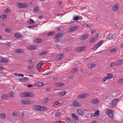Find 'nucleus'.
Here are the masks:
<instances>
[{"label":"nucleus","instance_id":"nucleus-1","mask_svg":"<svg viewBox=\"0 0 123 123\" xmlns=\"http://www.w3.org/2000/svg\"><path fill=\"white\" fill-rule=\"evenodd\" d=\"M104 41H101L97 44H96L92 48V49L94 50H95L97 49L98 48L101 46L104 43Z\"/></svg>","mask_w":123,"mask_h":123},{"label":"nucleus","instance_id":"nucleus-2","mask_svg":"<svg viewBox=\"0 0 123 123\" xmlns=\"http://www.w3.org/2000/svg\"><path fill=\"white\" fill-rule=\"evenodd\" d=\"M56 38V39L55 40V41H56L57 40L58 41H61L62 39V37L61 35V34L59 33L56 35L55 36V37L54 38Z\"/></svg>","mask_w":123,"mask_h":123},{"label":"nucleus","instance_id":"nucleus-3","mask_svg":"<svg viewBox=\"0 0 123 123\" xmlns=\"http://www.w3.org/2000/svg\"><path fill=\"white\" fill-rule=\"evenodd\" d=\"M34 109L36 110L42 111L44 109L43 107L40 105H36L34 107Z\"/></svg>","mask_w":123,"mask_h":123},{"label":"nucleus","instance_id":"nucleus-4","mask_svg":"<svg viewBox=\"0 0 123 123\" xmlns=\"http://www.w3.org/2000/svg\"><path fill=\"white\" fill-rule=\"evenodd\" d=\"M88 95H89L87 94L84 93L78 95V97L79 99H82L86 98Z\"/></svg>","mask_w":123,"mask_h":123},{"label":"nucleus","instance_id":"nucleus-5","mask_svg":"<svg viewBox=\"0 0 123 123\" xmlns=\"http://www.w3.org/2000/svg\"><path fill=\"white\" fill-rule=\"evenodd\" d=\"M98 33L97 34V35L95 36V37H93L91 38L89 40V42L90 43L94 42L96 41L97 39V37H98Z\"/></svg>","mask_w":123,"mask_h":123},{"label":"nucleus","instance_id":"nucleus-6","mask_svg":"<svg viewBox=\"0 0 123 123\" xmlns=\"http://www.w3.org/2000/svg\"><path fill=\"white\" fill-rule=\"evenodd\" d=\"M73 105L74 106H79L80 105L79 102L77 100H74L73 102Z\"/></svg>","mask_w":123,"mask_h":123},{"label":"nucleus","instance_id":"nucleus-7","mask_svg":"<svg viewBox=\"0 0 123 123\" xmlns=\"http://www.w3.org/2000/svg\"><path fill=\"white\" fill-rule=\"evenodd\" d=\"M72 116L73 118L75 120H78L79 118L78 115L75 113H72Z\"/></svg>","mask_w":123,"mask_h":123},{"label":"nucleus","instance_id":"nucleus-8","mask_svg":"<svg viewBox=\"0 0 123 123\" xmlns=\"http://www.w3.org/2000/svg\"><path fill=\"white\" fill-rule=\"evenodd\" d=\"M43 62H40L38 63V64L36 65V67L37 68V69L38 70H40V68H41V66H42L43 65Z\"/></svg>","mask_w":123,"mask_h":123},{"label":"nucleus","instance_id":"nucleus-9","mask_svg":"<svg viewBox=\"0 0 123 123\" xmlns=\"http://www.w3.org/2000/svg\"><path fill=\"white\" fill-rule=\"evenodd\" d=\"M107 114L108 115L109 117L111 118H112L113 116V115L112 113V111L111 110H109L107 111Z\"/></svg>","mask_w":123,"mask_h":123},{"label":"nucleus","instance_id":"nucleus-10","mask_svg":"<svg viewBox=\"0 0 123 123\" xmlns=\"http://www.w3.org/2000/svg\"><path fill=\"white\" fill-rule=\"evenodd\" d=\"M89 35L86 34L81 36V40H83L86 39L89 36Z\"/></svg>","mask_w":123,"mask_h":123},{"label":"nucleus","instance_id":"nucleus-11","mask_svg":"<svg viewBox=\"0 0 123 123\" xmlns=\"http://www.w3.org/2000/svg\"><path fill=\"white\" fill-rule=\"evenodd\" d=\"M84 48L85 47H80L77 48L76 50L77 51H81L84 50Z\"/></svg>","mask_w":123,"mask_h":123},{"label":"nucleus","instance_id":"nucleus-12","mask_svg":"<svg viewBox=\"0 0 123 123\" xmlns=\"http://www.w3.org/2000/svg\"><path fill=\"white\" fill-rule=\"evenodd\" d=\"M91 103L93 104H97L98 103V99H92L91 101Z\"/></svg>","mask_w":123,"mask_h":123},{"label":"nucleus","instance_id":"nucleus-13","mask_svg":"<svg viewBox=\"0 0 123 123\" xmlns=\"http://www.w3.org/2000/svg\"><path fill=\"white\" fill-rule=\"evenodd\" d=\"M21 103L24 104H29L30 103V102L28 100H22Z\"/></svg>","mask_w":123,"mask_h":123},{"label":"nucleus","instance_id":"nucleus-14","mask_svg":"<svg viewBox=\"0 0 123 123\" xmlns=\"http://www.w3.org/2000/svg\"><path fill=\"white\" fill-rule=\"evenodd\" d=\"M66 92H67L65 91H61L59 92L58 95L62 97L64 96Z\"/></svg>","mask_w":123,"mask_h":123},{"label":"nucleus","instance_id":"nucleus-15","mask_svg":"<svg viewBox=\"0 0 123 123\" xmlns=\"http://www.w3.org/2000/svg\"><path fill=\"white\" fill-rule=\"evenodd\" d=\"M119 7V5L118 4H116L113 7V9L114 11H117Z\"/></svg>","mask_w":123,"mask_h":123},{"label":"nucleus","instance_id":"nucleus-16","mask_svg":"<svg viewBox=\"0 0 123 123\" xmlns=\"http://www.w3.org/2000/svg\"><path fill=\"white\" fill-rule=\"evenodd\" d=\"M64 56V55L63 54H60L57 55V58L58 60H60Z\"/></svg>","mask_w":123,"mask_h":123},{"label":"nucleus","instance_id":"nucleus-17","mask_svg":"<svg viewBox=\"0 0 123 123\" xmlns=\"http://www.w3.org/2000/svg\"><path fill=\"white\" fill-rule=\"evenodd\" d=\"M15 51L16 53H20L23 52V50L21 49H15Z\"/></svg>","mask_w":123,"mask_h":123},{"label":"nucleus","instance_id":"nucleus-18","mask_svg":"<svg viewBox=\"0 0 123 123\" xmlns=\"http://www.w3.org/2000/svg\"><path fill=\"white\" fill-rule=\"evenodd\" d=\"M77 111L79 115L83 116L84 115V113L81 110H77Z\"/></svg>","mask_w":123,"mask_h":123},{"label":"nucleus","instance_id":"nucleus-19","mask_svg":"<svg viewBox=\"0 0 123 123\" xmlns=\"http://www.w3.org/2000/svg\"><path fill=\"white\" fill-rule=\"evenodd\" d=\"M48 52L47 51H44L40 53H39V55L41 56L43 55H45L48 54Z\"/></svg>","mask_w":123,"mask_h":123},{"label":"nucleus","instance_id":"nucleus-20","mask_svg":"<svg viewBox=\"0 0 123 123\" xmlns=\"http://www.w3.org/2000/svg\"><path fill=\"white\" fill-rule=\"evenodd\" d=\"M78 70V69L77 68H74L71 70L70 72L71 73H75Z\"/></svg>","mask_w":123,"mask_h":123},{"label":"nucleus","instance_id":"nucleus-21","mask_svg":"<svg viewBox=\"0 0 123 123\" xmlns=\"http://www.w3.org/2000/svg\"><path fill=\"white\" fill-rule=\"evenodd\" d=\"M28 49L29 50H32L36 49L35 46L34 45L29 46L28 47Z\"/></svg>","mask_w":123,"mask_h":123},{"label":"nucleus","instance_id":"nucleus-22","mask_svg":"<svg viewBox=\"0 0 123 123\" xmlns=\"http://www.w3.org/2000/svg\"><path fill=\"white\" fill-rule=\"evenodd\" d=\"M56 85L58 87L63 86L64 85V83L59 82L56 83Z\"/></svg>","mask_w":123,"mask_h":123},{"label":"nucleus","instance_id":"nucleus-23","mask_svg":"<svg viewBox=\"0 0 123 123\" xmlns=\"http://www.w3.org/2000/svg\"><path fill=\"white\" fill-rule=\"evenodd\" d=\"M116 100L114 99L112 101L111 106L112 107H114L116 105Z\"/></svg>","mask_w":123,"mask_h":123},{"label":"nucleus","instance_id":"nucleus-24","mask_svg":"<svg viewBox=\"0 0 123 123\" xmlns=\"http://www.w3.org/2000/svg\"><path fill=\"white\" fill-rule=\"evenodd\" d=\"M117 65H120L123 63V60H120L117 61Z\"/></svg>","mask_w":123,"mask_h":123},{"label":"nucleus","instance_id":"nucleus-25","mask_svg":"<svg viewBox=\"0 0 123 123\" xmlns=\"http://www.w3.org/2000/svg\"><path fill=\"white\" fill-rule=\"evenodd\" d=\"M23 4L19 2L17 4V7L20 8H23Z\"/></svg>","mask_w":123,"mask_h":123},{"label":"nucleus","instance_id":"nucleus-26","mask_svg":"<svg viewBox=\"0 0 123 123\" xmlns=\"http://www.w3.org/2000/svg\"><path fill=\"white\" fill-rule=\"evenodd\" d=\"M34 41L35 42L37 43H40L42 42V39H40L36 38L34 39Z\"/></svg>","mask_w":123,"mask_h":123},{"label":"nucleus","instance_id":"nucleus-27","mask_svg":"<svg viewBox=\"0 0 123 123\" xmlns=\"http://www.w3.org/2000/svg\"><path fill=\"white\" fill-rule=\"evenodd\" d=\"M7 60L5 58H0V62H6Z\"/></svg>","mask_w":123,"mask_h":123},{"label":"nucleus","instance_id":"nucleus-28","mask_svg":"<svg viewBox=\"0 0 123 123\" xmlns=\"http://www.w3.org/2000/svg\"><path fill=\"white\" fill-rule=\"evenodd\" d=\"M40 10V8L39 7L37 6L33 10V11L35 12H38Z\"/></svg>","mask_w":123,"mask_h":123},{"label":"nucleus","instance_id":"nucleus-29","mask_svg":"<svg viewBox=\"0 0 123 123\" xmlns=\"http://www.w3.org/2000/svg\"><path fill=\"white\" fill-rule=\"evenodd\" d=\"M28 22L30 24H32L35 23V21L31 19H29L28 20Z\"/></svg>","mask_w":123,"mask_h":123},{"label":"nucleus","instance_id":"nucleus-30","mask_svg":"<svg viewBox=\"0 0 123 123\" xmlns=\"http://www.w3.org/2000/svg\"><path fill=\"white\" fill-rule=\"evenodd\" d=\"M43 85V83L41 82H38L37 84H35L34 85L35 86H37L38 87H39L42 86Z\"/></svg>","mask_w":123,"mask_h":123},{"label":"nucleus","instance_id":"nucleus-31","mask_svg":"<svg viewBox=\"0 0 123 123\" xmlns=\"http://www.w3.org/2000/svg\"><path fill=\"white\" fill-rule=\"evenodd\" d=\"M14 94L12 92H10V93L7 94L8 97H11L13 96Z\"/></svg>","mask_w":123,"mask_h":123},{"label":"nucleus","instance_id":"nucleus-32","mask_svg":"<svg viewBox=\"0 0 123 123\" xmlns=\"http://www.w3.org/2000/svg\"><path fill=\"white\" fill-rule=\"evenodd\" d=\"M113 75L111 74H107V77L108 79L111 78L113 77Z\"/></svg>","mask_w":123,"mask_h":123},{"label":"nucleus","instance_id":"nucleus-33","mask_svg":"<svg viewBox=\"0 0 123 123\" xmlns=\"http://www.w3.org/2000/svg\"><path fill=\"white\" fill-rule=\"evenodd\" d=\"M14 36L17 38H18L21 36V35L19 33H16L14 34Z\"/></svg>","mask_w":123,"mask_h":123},{"label":"nucleus","instance_id":"nucleus-34","mask_svg":"<svg viewBox=\"0 0 123 123\" xmlns=\"http://www.w3.org/2000/svg\"><path fill=\"white\" fill-rule=\"evenodd\" d=\"M8 97L7 94H4L1 97V98L2 99L4 98H7V97Z\"/></svg>","mask_w":123,"mask_h":123},{"label":"nucleus","instance_id":"nucleus-35","mask_svg":"<svg viewBox=\"0 0 123 123\" xmlns=\"http://www.w3.org/2000/svg\"><path fill=\"white\" fill-rule=\"evenodd\" d=\"M78 28V26H74L71 28L70 29V30L71 31H72L76 30Z\"/></svg>","mask_w":123,"mask_h":123},{"label":"nucleus","instance_id":"nucleus-36","mask_svg":"<svg viewBox=\"0 0 123 123\" xmlns=\"http://www.w3.org/2000/svg\"><path fill=\"white\" fill-rule=\"evenodd\" d=\"M55 48L56 49H61L62 48V47L60 45H59L58 44H57L55 46Z\"/></svg>","mask_w":123,"mask_h":123},{"label":"nucleus","instance_id":"nucleus-37","mask_svg":"<svg viewBox=\"0 0 123 123\" xmlns=\"http://www.w3.org/2000/svg\"><path fill=\"white\" fill-rule=\"evenodd\" d=\"M89 66H90V67H90V68H91L95 67L96 65L94 64H89L88 65V67H89Z\"/></svg>","mask_w":123,"mask_h":123},{"label":"nucleus","instance_id":"nucleus-38","mask_svg":"<svg viewBox=\"0 0 123 123\" xmlns=\"http://www.w3.org/2000/svg\"><path fill=\"white\" fill-rule=\"evenodd\" d=\"M28 97H34V95L33 93L31 92H28Z\"/></svg>","mask_w":123,"mask_h":123},{"label":"nucleus","instance_id":"nucleus-39","mask_svg":"<svg viewBox=\"0 0 123 123\" xmlns=\"http://www.w3.org/2000/svg\"><path fill=\"white\" fill-rule=\"evenodd\" d=\"M115 66H117V62H113L110 65L111 67H113Z\"/></svg>","mask_w":123,"mask_h":123},{"label":"nucleus","instance_id":"nucleus-40","mask_svg":"<svg viewBox=\"0 0 123 123\" xmlns=\"http://www.w3.org/2000/svg\"><path fill=\"white\" fill-rule=\"evenodd\" d=\"M7 16L4 15H1L0 16V18H2V19H5L7 18Z\"/></svg>","mask_w":123,"mask_h":123},{"label":"nucleus","instance_id":"nucleus-41","mask_svg":"<svg viewBox=\"0 0 123 123\" xmlns=\"http://www.w3.org/2000/svg\"><path fill=\"white\" fill-rule=\"evenodd\" d=\"M0 117L2 118H4L6 117V115L4 113L0 114Z\"/></svg>","mask_w":123,"mask_h":123},{"label":"nucleus","instance_id":"nucleus-42","mask_svg":"<svg viewBox=\"0 0 123 123\" xmlns=\"http://www.w3.org/2000/svg\"><path fill=\"white\" fill-rule=\"evenodd\" d=\"M123 82V79H121L119 80L117 82L118 84H120L122 83Z\"/></svg>","mask_w":123,"mask_h":123},{"label":"nucleus","instance_id":"nucleus-43","mask_svg":"<svg viewBox=\"0 0 123 123\" xmlns=\"http://www.w3.org/2000/svg\"><path fill=\"white\" fill-rule=\"evenodd\" d=\"M99 110H97L95 111L94 113L96 115V116H99Z\"/></svg>","mask_w":123,"mask_h":123},{"label":"nucleus","instance_id":"nucleus-44","mask_svg":"<svg viewBox=\"0 0 123 123\" xmlns=\"http://www.w3.org/2000/svg\"><path fill=\"white\" fill-rule=\"evenodd\" d=\"M117 49L115 48H113L112 49H111V50L109 52H115L117 50Z\"/></svg>","mask_w":123,"mask_h":123},{"label":"nucleus","instance_id":"nucleus-45","mask_svg":"<svg viewBox=\"0 0 123 123\" xmlns=\"http://www.w3.org/2000/svg\"><path fill=\"white\" fill-rule=\"evenodd\" d=\"M14 74L15 75L17 76H24V75L23 74H18V73H15Z\"/></svg>","mask_w":123,"mask_h":123},{"label":"nucleus","instance_id":"nucleus-46","mask_svg":"<svg viewBox=\"0 0 123 123\" xmlns=\"http://www.w3.org/2000/svg\"><path fill=\"white\" fill-rule=\"evenodd\" d=\"M79 19V18L78 16H75L73 18V20H78Z\"/></svg>","mask_w":123,"mask_h":123},{"label":"nucleus","instance_id":"nucleus-47","mask_svg":"<svg viewBox=\"0 0 123 123\" xmlns=\"http://www.w3.org/2000/svg\"><path fill=\"white\" fill-rule=\"evenodd\" d=\"M5 31L7 32H10L11 31V30L7 28L5 30Z\"/></svg>","mask_w":123,"mask_h":123},{"label":"nucleus","instance_id":"nucleus-48","mask_svg":"<svg viewBox=\"0 0 123 123\" xmlns=\"http://www.w3.org/2000/svg\"><path fill=\"white\" fill-rule=\"evenodd\" d=\"M33 66L31 65L29 66H28V68L30 70H31L33 69Z\"/></svg>","mask_w":123,"mask_h":123},{"label":"nucleus","instance_id":"nucleus-49","mask_svg":"<svg viewBox=\"0 0 123 123\" xmlns=\"http://www.w3.org/2000/svg\"><path fill=\"white\" fill-rule=\"evenodd\" d=\"M108 79L107 76L104 77L102 79V81L105 82L106 80Z\"/></svg>","mask_w":123,"mask_h":123},{"label":"nucleus","instance_id":"nucleus-50","mask_svg":"<svg viewBox=\"0 0 123 123\" xmlns=\"http://www.w3.org/2000/svg\"><path fill=\"white\" fill-rule=\"evenodd\" d=\"M25 93L23 92L21 93V97H22L25 98Z\"/></svg>","mask_w":123,"mask_h":123},{"label":"nucleus","instance_id":"nucleus-51","mask_svg":"<svg viewBox=\"0 0 123 123\" xmlns=\"http://www.w3.org/2000/svg\"><path fill=\"white\" fill-rule=\"evenodd\" d=\"M48 98H44V99L43 100V101L44 102L46 103L48 102Z\"/></svg>","mask_w":123,"mask_h":123},{"label":"nucleus","instance_id":"nucleus-52","mask_svg":"<svg viewBox=\"0 0 123 123\" xmlns=\"http://www.w3.org/2000/svg\"><path fill=\"white\" fill-rule=\"evenodd\" d=\"M23 8H26L28 7V6L26 3L23 4Z\"/></svg>","mask_w":123,"mask_h":123},{"label":"nucleus","instance_id":"nucleus-53","mask_svg":"<svg viewBox=\"0 0 123 123\" xmlns=\"http://www.w3.org/2000/svg\"><path fill=\"white\" fill-rule=\"evenodd\" d=\"M54 34V32H50L48 34H47V35L48 36H52Z\"/></svg>","mask_w":123,"mask_h":123},{"label":"nucleus","instance_id":"nucleus-54","mask_svg":"<svg viewBox=\"0 0 123 123\" xmlns=\"http://www.w3.org/2000/svg\"><path fill=\"white\" fill-rule=\"evenodd\" d=\"M60 104V103L59 102L56 101V102H55V104H54V106H55V105H57Z\"/></svg>","mask_w":123,"mask_h":123},{"label":"nucleus","instance_id":"nucleus-55","mask_svg":"<svg viewBox=\"0 0 123 123\" xmlns=\"http://www.w3.org/2000/svg\"><path fill=\"white\" fill-rule=\"evenodd\" d=\"M108 37H109V39L110 40H112L113 39V36L111 35H109V36H108Z\"/></svg>","mask_w":123,"mask_h":123},{"label":"nucleus","instance_id":"nucleus-56","mask_svg":"<svg viewBox=\"0 0 123 123\" xmlns=\"http://www.w3.org/2000/svg\"><path fill=\"white\" fill-rule=\"evenodd\" d=\"M10 11L8 9H6L4 10L5 12L6 13H8Z\"/></svg>","mask_w":123,"mask_h":123},{"label":"nucleus","instance_id":"nucleus-57","mask_svg":"<svg viewBox=\"0 0 123 123\" xmlns=\"http://www.w3.org/2000/svg\"><path fill=\"white\" fill-rule=\"evenodd\" d=\"M18 114L16 112H13L12 114L13 116H18Z\"/></svg>","mask_w":123,"mask_h":123},{"label":"nucleus","instance_id":"nucleus-58","mask_svg":"<svg viewBox=\"0 0 123 123\" xmlns=\"http://www.w3.org/2000/svg\"><path fill=\"white\" fill-rule=\"evenodd\" d=\"M91 117H93L95 116H96V115L95 113L91 114Z\"/></svg>","mask_w":123,"mask_h":123},{"label":"nucleus","instance_id":"nucleus-59","mask_svg":"<svg viewBox=\"0 0 123 123\" xmlns=\"http://www.w3.org/2000/svg\"><path fill=\"white\" fill-rule=\"evenodd\" d=\"M72 119L70 117H67L66 118V120L67 121L68 120L69 122H70L72 120Z\"/></svg>","mask_w":123,"mask_h":123},{"label":"nucleus","instance_id":"nucleus-60","mask_svg":"<svg viewBox=\"0 0 123 123\" xmlns=\"http://www.w3.org/2000/svg\"><path fill=\"white\" fill-rule=\"evenodd\" d=\"M24 80H25V82L26 81H28L29 80V78L27 77H24Z\"/></svg>","mask_w":123,"mask_h":123},{"label":"nucleus","instance_id":"nucleus-61","mask_svg":"<svg viewBox=\"0 0 123 123\" xmlns=\"http://www.w3.org/2000/svg\"><path fill=\"white\" fill-rule=\"evenodd\" d=\"M71 122L70 123H76V122L74 120H73L72 119V120L70 122Z\"/></svg>","mask_w":123,"mask_h":123},{"label":"nucleus","instance_id":"nucleus-62","mask_svg":"<svg viewBox=\"0 0 123 123\" xmlns=\"http://www.w3.org/2000/svg\"><path fill=\"white\" fill-rule=\"evenodd\" d=\"M50 89L48 87L46 89V90L47 92H49L50 90Z\"/></svg>","mask_w":123,"mask_h":123},{"label":"nucleus","instance_id":"nucleus-63","mask_svg":"<svg viewBox=\"0 0 123 123\" xmlns=\"http://www.w3.org/2000/svg\"><path fill=\"white\" fill-rule=\"evenodd\" d=\"M55 115L56 117H59L60 116L59 114L57 113L55 114Z\"/></svg>","mask_w":123,"mask_h":123},{"label":"nucleus","instance_id":"nucleus-64","mask_svg":"<svg viewBox=\"0 0 123 123\" xmlns=\"http://www.w3.org/2000/svg\"><path fill=\"white\" fill-rule=\"evenodd\" d=\"M20 116L21 117H23L24 116V114L23 112H22L20 114Z\"/></svg>","mask_w":123,"mask_h":123}]
</instances>
